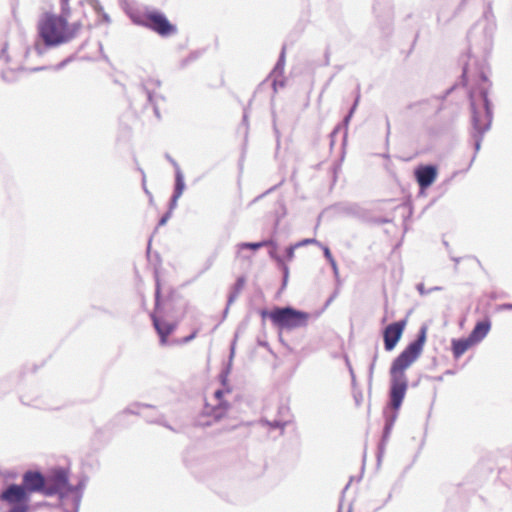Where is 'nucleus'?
I'll list each match as a JSON object with an SVG mask.
<instances>
[{"label":"nucleus","mask_w":512,"mask_h":512,"mask_svg":"<svg viewBox=\"0 0 512 512\" xmlns=\"http://www.w3.org/2000/svg\"><path fill=\"white\" fill-rule=\"evenodd\" d=\"M484 3L483 19L479 20L467 34L469 43L468 61L463 64L461 75V82L464 86L468 80L473 83V86L468 90V98L471 111L470 137L474 154L468 168L471 167L481 149L483 137L490 130L494 116L493 104L489 99L492 83L488 79L486 71V57L493 46L496 25L492 11V0H484Z\"/></svg>","instance_id":"f257e3e1"},{"label":"nucleus","mask_w":512,"mask_h":512,"mask_svg":"<svg viewBox=\"0 0 512 512\" xmlns=\"http://www.w3.org/2000/svg\"><path fill=\"white\" fill-rule=\"evenodd\" d=\"M427 332L428 325L422 324L417 332L416 338L408 343L391 363L389 369L390 386L388 396H391L395 406H399L400 403H403L408 389V379L405 371L422 354L427 341Z\"/></svg>","instance_id":"f03ea898"},{"label":"nucleus","mask_w":512,"mask_h":512,"mask_svg":"<svg viewBox=\"0 0 512 512\" xmlns=\"http://www.w3.org/2000/svg\"><path fill=\"white\" fill-rule=\"evenodd\" d=\"M67 22L56 14L46 13L39 22L38 34L42 43H36L34 49L38 55H43L47 49L67 43Z\"/></svg>","instance_id":"7ed1b4c3"},{"label":"nucleus","mask_w":512,"mask_h":512,"mask_svg":"<svg viewBox=\"0 0 512 512\" xmlns=\"http://www.w3.org/2000/svg\"><path fill=\"white\" fill-rule=\"evenodd\" d=\"M259 314L263 320L269 318L271 323L280 331L305 328L311 318L309 312L296 309L290 305L274 306L271 310L261 309Z\"/></svg>","instance_id":"20e7f679"},{"label":"nucleus","mask_w":512,"mask_h":512,"mask_svg":"<svg viewBox=\"0 0 512 512\" xmlns=\"http://www.w3.org/2000/svg\"><path fill=\"white\" fill-rule=\"evenodd\" d=\"M43 495L46 497L58 496L60 507L67 499V487L69 485V471L64 467H54L45 475Z\"/></svg>","instance_id":"39448f33"},{"label":"nucleus","mask_w":512,"mask_h":512,"mask_svg":"<svg viewBox=\"0 0 512 512\" xmlns=\"http://www.w3.org/2000/svg\"><path fill=\"white\" fill-rule=\"evenodd\" d=\"M161 37H169L177 33L176 25L172 24L166 15L159 10H146L141 18L135 21Z\"/></svg>","instance_id":"423d86ee"},{"label":"nucleus","mask_w":512,"mask_h":512,"mask_svg":"<svg viewBox=\"0 0 512 512\" xmlns=\"http://www.w3.org/2000/svg\"><path fill=\"white\" fill-rule=\"evenodd\" d=\"M30 498L22 484L11 483L0 492V500L10 505L6 512H29Z\"/></svg>","instance_id":"0eeeda50"},{"label":"nucleus","mask_w":512,"mask_h":512,"mask_svg":"<svg viewBox=\"0 0 512 512\" xmlns=\"http://www.w3.org/2000/svg\"><path fill=\"white\" fill-rule=\"evenodd\" d=\"M456 85H452L441 96H433L417 102L410 103L406 109L411 112L412 116L421 119L429 118L437 115L443 109V101L455 89Z\"/></svg>","instance_id":"6e6552de"},{"label":"nucleus","mask_w":512,"mask_h":512,"mask_svg":"<svg viewBox=\"0 0 512 512\" xmlns=\"http://www.w3.org/2000/svg\"><path fill=\"white\" fill-rule=\"evenodd\" d=\"M175 296L174 290H171L165 299L161 296V283L158 274H155V293L154 300L155 306L152 313L162 316L168 320L178 321V312L175 307Z\"/></svg>","instance_id":"1a4fd4ad"},{"label":"nucleus","mask_w":512,"mask_h":512,"mask_svg":"<svg viewBox=\"0 0 512 512\" xmlns=\"http://www.w3.org/2000/svg\"><path fill=\"white\" fill-rule=\"evenodd\" d=\"M402 403L399 404V406H395L392 402L391 396H388V402L384 408L383 415H384V427L382 431V436L380 439V442L378 443L377 447V462L378 464L381 462L382 456L385 451V446L390 438L391 431L393 429V426L397 420L398 417V411L401 408Z\"/></svg>","instance_id":"9d476101"},{"label":"nucleus","mask_w":512,"mask_h":512,"mask_svg":"<svg viewBox=\"0 0 512 512\" xmlns=\"http://www.w3.org/2000/svg\"><path fill=\"white\" fill-rule=\"evenodd\" d=\"M88 477L82 475L77 484L71 485L69 483L67 487V499L63 502V512H79L83 492L87 485Z\"/></svg>","instance_id":"9b49d317"},{"label":"nucleus","mask_w":512,"mask_h":512,"mask_svg":"<svg viewBox=\"0 0 512 512\" xmlns=\"http://www.w3.org/2000/svg\"><path fill=\"white\" fill-rule=\"evenodd\" d=\"M161 81L159 79L148 78L146 80L141 81L139 84V89L146 95L147 105L151 106L154 112L155 117L158 120H161V114L159 109V101H165L166 98L161 95L155 93L154 89L159 88L161 86Z\"/></svg>","instance_id":"f8f14e48"},{"label":"nucleus","mask_w":512,"mask_h":512,"mask_svg":"<svg viewBox=\"0 0 512 512\" xmlns=\"http://www.w3.org/2000/svg\"><path fill=\"white\" fill-rule=\"evenodd\" d=\"M407 325V317L388 324L382 332L384 348L390 352L394 350L398 342L401 340L405 327Z\"/></svg>","instance_id":"ddd939ff"},{"label":"nucleus","mask_w":512,"mask_h":512,"mask_svg":"<svg viewBox=\"0 0 512 512\" xmlns=\"http://www.w3.org/2000/svg\"><path fill=\"white\" fill-rule=\"evenodd\" d=\"M438 176V167L435 164H420L414 169V177L419 186V194L425 191L435 182Z\"/></svg>","instance_id":"4468645a"},{"label":"nucleus","mask_w":512,"mask_h":512,"mask_svg":"<svg viewBox=\"0 0 512 512\" xmlns=\"http://www.w3.org/2000/svg\"><path fill=\"white\" fill-rule=\"evenodd\" d=\"M45 475L38 470H27L22 475V486L31 496L32 493L38 492L43 494Z\"/></svg>","instance_id":"2eb2a0df"},{"label":"nucleus","mask_w":512,"mask_h":512,"mask_svg":"<svg viewBox=\"0 0 512 512\" xmlns=\"http://www.w3.org/2000/svg\"><path fill=\"white\" fill-rule=\"evenodd\" d=\"M150 318L152 320L154 329L156 330L160 343L162 345L167 343V338L174 332L178 326V321L168 320L157 313H151Z\"/></svg>","instance_id":"dca6fc26"},{"label":"nucleus","mask_w":512,"mask_h":512,"mask_svg":"<svg viewBox=\"0 0 512 512\" xmlns=\"http://www.w3.org/2000/svg\"><path fill=\"white\" fill-rule=\"evenodd\" d=\"M266 241L271 242L267 246V247H269L268 255L272 260H274L277 263L278 268L282 272L281 290H284L287 286L288 279H289V267L285 263V259L283 257H281L280 255H278V253H277V249H278L277 242L272 238H268V239H266Z\"/></svg>","instance_id":"f3484780"},{"label":"nucleus","mask_w":512,"mask_h":512,"mask_svg":"<svg viewBox=\"0 0 512 512\" xmlns=\"http://www.w3.org/2000/svg\"><path fill=\"white\" fill-rule=\"evenodd\" d=\"M490 329L491 320L489 317H485L484 319L476 322L468 337L473 341L474 344H478L487 336Z\"/></svg>","instance_id":"a211bd4d"},{"label":"nucleus","mask_w":512,"mask_h":512,"mask_svg":"<svg viewBox=\"0 0 512 512\" xmlns=\"http://www.w3.org/2000/svg\"><path fill=\"white\" fill-rule=\"evenodd\" d=\"M339 211L345 215L352 216L360 220H367L369 215L368 210L357 203L340 204Z\"/></svg>","instance_id":"6ab92c4d"},{"label":"nucleus","mask_w":512,"mask_h":512,"mask_svg":"<svg viewBox=\"0 0 512 512\" xmlns=\"http://www.w3.org/2000/svg\"><path fill=\"white\" fill-rule=\"evenodd\" d=\"M360 98H361V95H360V86L358 85L357 86V89H356V94H355V99L353 101V104L352 106L350 107L348 113L344 116L343 120L338 123L337 125H341V130H343V137H342V144L345 145L346 144V141H347V134H348V125L359 105V102H360Z\"/></svg>","instance_id":"aec40b11"},{"label":"nucleus","mask_w":512,"mask_h":512,"mask_svg":"<svg viewBox=\"0 0 512 512\" xmlns=\"http://www.w3.org/2000/svg\"><path fill=\"white\" fill-rule=\"evenodd\" d=\"M473 345L475 344L469 337L452 339L451 351L454 359H459Z\"/></svg>","instance_id":"412c9836"},{"label":"nucleus","mask_w":512,"mask_h":512,"mask_svg":"<svg viewBox=\"0 0 512 512\" xmlns=\"http://www.w3.org/2000/svg\"><path fill=\"white\" fill-rule=\"evenodd\" d=\"M230 391H231L230 387H227V388L223 387V389H218L214 392L215 398L219 400L218 407H216L213 411L215 419H220L226 412L229 405L227 402L222 401V398L225 393H228Z\"/></svg>","instance_id":"4be33fe9"},{"label":"nucleus","mask_w":512,"mask_h":512,"mask_svg":"<svg viewBox=\"0 0 512 512\" xmlns=\"http://www.w3.org/2000/svg\"><path fill=\"white\" fill-rule=\"evenodd\" d=\"M152 410L153 413L142 414L147 423L158 424L175 432V429L166 421L164 414L156 411V408Z\"/></svg>","instance_id":"5701e85b"},{"label":"nucleus","mask_w":512,"mask_h":512,"mask_svg":"<svg viewBox=\"0 0 512 512\" xmlns=\"http://www.w3.org/2000/svg\"><path fill=\"white\" fill-rule=\"evenodd\" d=\"M246 283V277L241 275L239 276L235 283L231 286L230 291L228 293V306L232 305L236 299L238 298L239 294L243 290Z\"/></svg>","instance_id":"b1692460"},{"label":"nucleus","mask_w":512,"mask_h":512,"mask_svg":"<svg viewBox=\"0 0 512 512\" xmlns=\"http://www.w3.org/2000/svg\"><path fill=\"white\" fill-rule=\"evenodd\" d=\"M185 188H186V185H185L184 174H183L181 168H177V171H175V174H174V187H173L172 194L181 197Z\"/></svg>","instance_id":"393cba45"},{"label":"nucleus","mask_w":512,"mask_h":512,"mask_svg":"<svg viewBox=\"0 0 512 512\" xmlns=\"http://www.w3.org/2000/svg\"><path fill=\"white\" fill-rule=\"evenodd\" d=\"M286 62V47L285 45L282 47L277 62L274 65V68L269 74L271 76H282L284 73V67Z\"/></svg>","instance_id":"a878e982"},{"label":"nucleus","mask_w":512,"mask_h":512,"mask_svg":"<svg viewBox=\"0 0 512 512\" xmlns=\"http://www.w3.org/2000/svg\"><path fill=\"white\" fill-rule=\"evenodd\" d=\"M140 407L147 408V409H155V406H153L151 404L135 402V403L131 404L130 406H128L127 408H125L121 413H119L115 419H119L125 414L142 416V414L138 410Z\"/></svg>","instance_id":"bb28decb"},{"label":"nucleus","mask_w":512,"mask_h":512,"mask_svg":"<svg viewBox=\"0 0 512 512\" xmlns=\"http://www.w3.org/2000/svg\"><path fill=\"white\" fill-rule=\"evenodd\" d=\"M270 243L271 242L270 241H266V239H263V240L258 241V242H241V243H239L237 245V247H238V254H240L241 250L257 251L260 248L268 246V244H270Z\"/></svg>","instance_id":"cd10ccee"},{"label":"nucleus","mask_w":512,"mask_h":512,"mask_svg":"<svg viewBox=\"0 0 512 512\" xmlns=\"http://www.w3.org/2000/svg\"><path fill=\"white\" fill-rule=\"evenodd\" d=\"M391 24H392L391 12H390V9H387L384 12V15L382 16V18L379 20L380 29L384 36H388L391 34V32H392Z\"/></svg>","instance_id":"c85d7f7f"},{"label":"nucleus","mask_w":512,"mask_h":512,"mask_svg":"<svg viewBox=\"0 0 512 512\" xmlns=\"http://www.w3.org/2000/svg\"><path fill=\"white\" fill-rule=\"evenodd\" d=\"M81 28H82L81 21H75L73 23H69V21H67V26L65 27L67 43L72 41L77 36V34L81 30Z\"/></svg>","instance_id":"c756f323"},{"label":"nucleus","mask_w":512,"mask_h":512,"mask_svg":"<svg viewBox=\"0 0 512 512\" xmlns=\"http://www.w3.org/2000/svg\"><path fill=\"white\" fill-rule=\"evenodd\" d=\"M322 250H323V255L324 257L326 258V260L329 262L331 268L333 269V272L335 275H338V266H337V262L336 260L334 259L330 249L328 246L326 245H323L322 246Z\"/></svg>","instance_id":"7c9ffc66"},{"label":"nucleus","mask_w":512,"mask_h":512,"mask_svg":"<svg viewBox=\"0 0 512 512\" xmlns=\"http://www.w3.org/2000/svg\"><path fill=\"white\" fill-rule=\"evenodd\" d=\"M232 365L231 364H225L219 374V381L223 387H229L228 384V376L231 373Z\"/></svg>","instance_id":"2f4dec72"},{"label":"nucleus","mask_w":512,"mask_h":512,"mask_svg":"<svg viewBox=\"0 0 512 512\" xmlns=\"http://www.w3.org/2000/svg\"><path fill=\"white\" fill-rule=\"evenodd\" d=\"M71 15V8L69 3H60V13L56 17L64 19L66 22L69 21Z\"/></svg>","instance_id":"473e14b6"},{"label":"nucleus","mask_w":512,"mask_h":512,"mask_svg":"<svg viewBox=\"0 0 512 512\" xmlns=\"http://www.w3.org/2000/svg\"><path fill=\"white\" fill-rule=\"evenodd\" d=\"M288 420H280V419H276V420H273V421H268L266 420L265 423L267 425H269L271 428L273 429H284V427L288 424Z\"/></svg>","instance_id":"72a5a7b5"},{"label":"nucleus","mask_w":512,"mask_h":512,"mask_svg":"<svg viewBox=\"0 0 512 512\" xmlns=\"http://www.w3.org/2000/svg\"><path fill=\"white\" fill-rule=\"evenodd\" d=\"M237 338H238V334L236 333L234 335L233 340L231 341V344H230V352H229V357H228V361L226 362V364L233 365V359H234V356H235V349H236Z\"/></svg>","instance_id":"f704fd0d"},{"label":"nucleus","mask_w":512,"mask_h":512,"mask_svg":"<svg viewBox=\"0 0 512 512\" xmlns=\"http://www.w3.org/2000/svg\"><path fill=\"white\" fill-rule=\"evenodd\" d=\"M1 78L7 83H12L16 80V74L13 70L2 71Z\"/></svg>","instance_id":"c9c22d12"},{"label":"nucleus","mask_w":512,"mask_h":512,"mask_svg":"<svg viewBox=\"0 0 512 512\" xmlns=\"http://www.w3.org/2000/svg\"><path fill=\"white\" fill-rule=\"evenodd\" d=\"M298 248V246L296 245V243L294 244H291L289 245L288 247H286L285 249V259L287 261H291L294 256H295V250Z\"/></svg>","instance_id":"e433bc0d"},{"label":"nucleus","mask_w":512,"mask_h":512,"mask_svg":"<svg viewBox=\"0 0 512 512\" xmlns=\"http://www.w3.org/2000/svg\"><path fill=\"white\" fill-rule=\"evenodd\" d=\"M308 244H316L318 246H320L322 248L323 244L321 242H319L317 239L315 238H306V239H303L299 242H296V245L299 247H302V246H305V245H308Z\"/></svg>","instance_id":"4c0bfd02"},{"label":"nucleus","mask_w":512,"mask_h":512,"mask_svg":"<svg viewBox=\"0 0 512 512\" xmlns=\"http://www.w3.org/2000/svg\"><path fill=\"white\" fill-rule=\"evenodd\" d=\"M341 131V125H336L334 127V129L331 131L329 137H330V147L332 148L334 145H335V142H336V136L340 133Z\"/></svg>","instance_id":"58836bf2"},{"label":"nucleus","mask_w":512,"mask_h":512,"mask_svg":"<svg viewBox=\"0 0 512 512\" xmlns=\"http://www.w3.org/2000/svg\"><path fill=\"white\" fill-rule=\"evenodd\" d=\"M88 3L92 6V8L94 9V11L100 15L101 13L104 12V9H103V6L101 5V3L99 2V0H87Z\"/></svg>","instance_id":"ea45409f"},{"label":"nucleus","mask_w":512,"mask_h":512,"mask_svg":"<svg viewBox=\"0 0 512 512\" xmlns=\"http://www.w3.org/2000/svg\"><path fill=\"white\" fill-rule=\"evenodd\" d=\"M180 196L172 194L168 203V211L172 212L176 209L178 205V200Z\"/></svg>","instance_id":"a19ab883"},{"label":"nucleus","mask_w":512,"mask_h":512,"mask_svg":"<svg viewBox=\"0 0 512 512\" xmlns=\"http://www.w3.org/2000/svg\"><path fill=\"white\" fill-rule=\"evenodd\" d=\"M171 216H172V212H170V211H168V210H167V211H166V212L161 216V218L159 219V221H158V225H157V226H158V227H160V226H164V225L168 222V220L171 218Z\"/></svg>","instance_id":"79ce46f5"},{"label":"nucleus","mask_w":512,"mask_h":512,"mask_svg":"<svg viewBox=\"0 0 512 512\" xmlns=\"http://www.w3.org/2000/svg\"><path fill=\"white\" fill-rule=\"evenodd\" d=\"M8 44L4 43L0 51V60H4L6 63L9 61V55L7 54Z\"/></svg>","instance_id":"37998d69"},{"label":"nucleus","mask_w":512,"mask_h":512,"mask_svg":"<svg viewBox=\"0 0 512 512\" xmlns=\"http://www.w3.org/2000/svg\"><path fill=\"white\" fill-rule=\"evenodd\" d=\"M377 358H378V346H376V351L373 355V358H372V362L369 366V375H370V378L372 377V374H373V371H374V367H375V363L377 361Z\"/></svg>","instance_id":"c03bdc74"},{"label":"nucleus","mask_w":512,"mask_h":512,"mask_svg":"<svg viewBox=\"0 0 512 512\" xmlns=\"http://www.w3.org/2000/svg\"><path fill=\"white\" fill-rule=\"evenodd\" d=\"M272 77L274 78L272 81V88H273L274 92H276L278 86L283 87L285 85V81L283 79L278 80L277 79L278 76H272Z\"/></svg>","instance_id":"a18cd8bd"},{"label":"nucleus","mask_w":512,"mask_h":512,"mask_svg":"<svg viewBox=\"0 0 512 512\" xmlns=\"http://www.w3.org/2000/svg\"><path fill=\"white\" fill-rule=\"evenodd\" d=\"M416 289L419 292V294L422 295V296L428 295L430 293V291L425 289V286H424L423 283H418L416 285Z\"/></svg>","instance_id":"49530a36"},{"label":"nucleus","mask_w":512,"mask_h":512,"mask_svg":"<svg viewBox=\"0 0 512 512\" xmlns=\"http://www.w3.org/2000/svg\"><path fill=\"white\" fill-rule=\"evenodd\" d=\"M197 336V330H194L192 333H190L188 336L184 337L182 340H181V343L183 344H187L189 343L190 341H192L195 337Z\"/></svg>","instance_id":"de8ad7c7"},{"label":"nucleus","mask_w":512,"mask_h":512,"mask_svg":"<svg viewBox=\"0 0 512 512\" xmlns=\"http://www.w3.org/2000/svg\"><path fill=\"white\" fill-rule=\"evenodd\" d=\"M200 51H193L188 55V58L190 59L191 63L197 60L201 56Z\"/></svg>","instance_id":"09e8293b"},{"label":"nucleus","mask_w":512,"mask_h":512,"mask_svg":"<svg viewBox=\"0 0 512 512\" xmlns=\"http://www.w3.org/2000/svg\"><path fill=\"white\" fill-rule=\"evenodd\" d=\"M138 170L141 172L142 174V186H143V189L145 191L146 194L150 195V192L148 191L147 187H146V177H145V174H144V171L141 169V168H138Z\"/></svg>","instance_id":"8fccbe9b"},{"label":"nucleus","mask_w":512,"mask_h":512,"mask_svg":"<svg viewBox=\"0 0 512 512\" xmlns=\"http://www.w3.org/2000/svg\"><path fill=\"white\" fill-rule=\"evenodd\" d=\"M166 159L172 164L175 171H177V168H180L179 164L169 154H166Z\"/></svg>","instance_id":"3c124183"},{"label":"nucleus","mask_w":512,"mask_h":512,"mask_svg":"<svg viewBox=\"0 0 512 512\" xmlns=\"http://www.w3.org/2000/svg\"><path fill=\"white\" fill-rule=\"evenodd\" d=\"M191 63L190 59L187 57H185L184 59L181 60L180 62V67L181 68H185L187 67L189 64Z\"/></svg>","instance_id":"603ef678"},{"label":"nucleus","mask_w":512,"mask_h":512,"mask_svg":"<svg viewBox=\"0 0 512 512\" xmlns=\"http://www.w3.org/2000/svg\"><path fill=\"white\" fill-rule=\"evenodd\" d=\"M69 62L66 60V58L64 60H62L61 62H59L57 65H56V69L57 70H60V69H63L66 65H68Z\"/></svg>","instance_id":"864d4df0"},{"label":"nucleus","mask_w":512,"mask_h":512,"mask_svg":"<svg viewBox=\"0 0 512 512\" xmlns=\"http://www.w3.org/2000/svg\"><path fill=\"white\" fill-rule=\"evenodd\" d=\"M450 258L452 261L455 262V267H454V270L457 271L458 270V264L460 263L461 261V257H454V256H451L450 255Z\"/></svg>","instance_id":"5fc2aeb1"},{"label":"nucleus","mask_w":512,"mask_h":512,"mask_svg":"<svg viewBox=\"0 0 512 512\" xmlns=\"http://www.w3.org/2000/svg\"><path fill=\"white\" fill-rule=\"evenodd\" d=\"M99 16H101L102 20L106 23H110L111 19L110 16L104 11Z\"/></svg>","instance_id":"6e6d98bb"},{"label":"nucleus","mask_w":512,"mask_h":512,"mask_svg":"<svg viewBox=\"0 0 512 512\" xmlns=\"http://www.w3.org/2000/svg\"><path fill=\"white\" fill-rule=\"evenodd\" d=\"M391 498H392V494H391V493H389V495H388L387 499L383 502V504H382L381 506H379L378 508H376V509H375V511H377V510L381 509L383 506H385V505L390 501V499H391Z\"/></svg>","instance_id":"4d7b16f0"},{"label":"nucleus","mask_w":512,"mask_h":512,"mask_svg":"<svg viewBox=\"0 0 512 512\" xmlns=\"http://www.w3.org/2000/svg\"><path fill=\"white\" fill-rule=\"evenodd\" d=\"M375 222L378 224H384V223H389L390 220L387 218H378Z\"/></svg>","instance_id":"13d9d810"},{"label":"nucleus","mask_w":512,"mask_h":512,"mask_svg":"<svg viewBox=\"0 0 512 512\" xmlns=\"http://www.w3.org/2000/svg\"><path fill=\"white\" fill-rule=\"evenodd\" d=\"M275 188H276V186L271 187V188H270V189H268L265 193H263V194L259 195L257 198H255V200H254V201H257L258 199L262 198L264 195H266L267 193H269V192L273 191Z\"/></svg>","instance_id":"bf43d9fd"},{"label":"nucleus","mask_w":512,"mask_h":512,"mask_svg":"<svg viewBox=\"0 0 512 512\" xmlns=\"http://www.w3.org/2000/svg\"><path fill=\"white\" fill-rule=\"evenodd\" d=\"M76 59V54H71L68 57H66V60L70 63Z\"/></svg>","instance_id":"052dcab7"},{"label":"nucleus","mask_w":512,"mask_h":512,"mask_svg":"<svg viewBox=\"0 0 512 512\" xmlns=\"http://www.w3.org/2000/svg\"><path fill=\"white\" fill-rule=\"evenodd\" d=\"M229 307H230V306H228V303H227V304H226V307H225V309H224V311H223V315H222V318H223V319H225V318H226V316H227V314H228V311H229Z\"/></svg>","instance_id":"680f3d73"},{"label":"nucleus","mask_w":512,"mask_h":512,"mask_svg":"<svg viewBox=\"0 0 512 512\" xmlns=\"http://www.w3.org/2000/svg\"><path fill=\"white\" fill-rule=\"evenodd\" d=\"M468 2H469V0H461V2L459 4V9H462L463 7H465Z\"/></svg>","instance_id":"e2e57ef3"},{"label":"nucleus","mask_w":512,"mask_h":512,"mask_svg":"<svg viewBox=\"0 0 512 512\" xmlns=\"http://www.w3.org/2000/svg\"><path fill=\"white\" fill-rule=\"evenodd\" d=\"M87 43H88V40H85L84 42H82L78 48V51L83 50L86 47Z\"/></svg>","instance_id":"0e129e2a"},{"label":"nucleus","mask_w":512,"mask_h":512,"mask_svg":"<svg viewBox=\"0 0 512 512\" xmlns=\"http://www.w3.org/2000/svg\"><path fill=\"white\" fill-rule=\"evenodd\" d=\"M242 122L244 124H247V122H248V115H247L246 111H244Z\"/></svg>","instance_id":"69168bd1"},{"label":"nucleus","mask_w":512,"mask_h":512,"mask_svg":"<svg viewBox=\"0 0 512 512\" xmlns=\"http://www.w3.org/2000/svg\"><path fill=\"white\" fill-rule=\"evenodd\" d=\"M258 345L259 346H262V347H267L268 346V342L267 341H258Z\"/></svg>","instance_id":"338daca9"},{"label":"nucleus","mask_w":512,"mask_h":512,"mask_svg":"<svg viewBox=\"0 0 512 512\" xmlns=\"http://www.w3.org/2000/svg\"><path fill=\"white\" fill-rule=\"evenodd\" d=\"M455 374V371L452 370V369H448L444 372V375H454Z\"/></svg>","instance_id":"774afa93"}]
</instances>
